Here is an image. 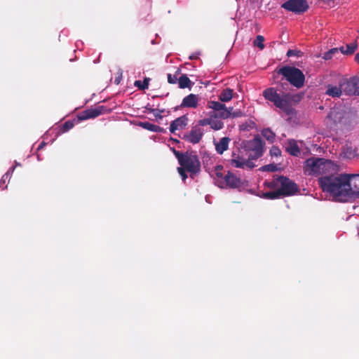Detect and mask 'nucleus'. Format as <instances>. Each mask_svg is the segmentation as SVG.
<instances>
[{
  "label": "nucleus",
  "instance_id": "1",
  "mask_svg": "<svg viewBox=\"0 0 359 359\" xmlns=\"http://www.w3.org/2000/svg\"><path fill=\"white\" fill-rule=\"evenodd\" d=\"M318 182L323 191L329 193L336 201H347L346 173L323 176Z\"/></svg>",
  "mask_w": 359,
  "mask_h": 359
},
{
  "label": "nucleus",
  "instance_id": "2",
  "mask_svg": "<svg viewBox=\"0 0 359 359\" xmlns=\"http://www.w3.org/2000/svg\"><path fill=\"white\" fill-rule=\"evenodd\" d=\"M207 107L211 109L208 117L198 121V126L210 127L214 130H219L223 128L224 123L221 119L230 118L229 107L227 108L224 104L217 101H208Z\"/></svg>",
  "mask_w": 359,
  "mask_h": 359
},
{
  "label": "nucleus",
  "instance_id": "3",
  "mask_svg": "<svg viewBox=\"0 0 359 359\" xmlns=\"http://www.w3.org/2000/svg\"><path fill=\"white\" fill-rule=\"evenodd\" d=\"M264 99L272 102L274 106L281 109L287 115H292L294 109L292 106L294 95L289 93H278V89L273 87L266 88L262 92Z\"/></svg>",
  "mask_w": 359,
  "mask_h": 359
},
{
  "label": "nucleus",
  "instance_id": "4",
  "mask_svg": "<svg viewBox=\"0 0 359 359\" xmlns=\"http://www.w3.org/2000/svg\"><path fill=\"white\" fill-rule=\"evenodd\" d=\"M180 167L187 170L191 178L198 175L201 170V162L198 156L193 151L181 152L173 150Z\"/></svg>",
  "mask_w": 359,
  "mask_h": 359
},
{
  "label": "nucleus",
  "instance_id": "5",
  "mask_svg": "<svg viewBox=\"0 0 359 359\" xmlns=\"http://www.w3.org/2000/svg\"><path fill=\"white\" fill-rule=\"evenodd\" d=\"M349 123V113L339 107L332 108L326 117L327 126L331 130H337Z\"/></svg>",
  "mask_w": 359,
  "mask_h": 359
},
{
  "label": "nucleus",
  "instance_id": "6",
  "mask_svg": "<svg viewBox=\"0 0 359 359\" xmlns=\"http://www.w3.org/2000/svg\"><path fill=\"white\" fill-rule=\"evenodd\" d=\"M278 74L283 76L293 86L300 88L305 81V76L298 68L290 66H284L278 70Z\"/></svg>",
  "mask_w": 359,
  "mask_h": 359
},
{
  "label": "nucleus",
  "instance_id": "7",
  "mask_svg": "<svg viewBox=\"0 0 359 359\" xmlns=\"http://www.w3.org/2000/svg\"><path fill=\"white\" fill-rule=\"evenodd\" d=\"M332 165L330 160L323 158H310L306 161L305 172L309 175L324 174Z\"/></svg>",
  "mask_w": 359,
  "mask_h": 359
},
{
  "label": "nucleus",
  "instance_id": "8",
  "mask_svg": "<svg viewBox=\"0 0 359 359\" xmlns=\"http://www.w3.org/2000/svg\"><path fill=\"white\" fill-rule=\"evenodd\" d=\"M347 201L359 198V174H346Z\"/></svg>",
  "mask_w": 359,
  "mask_h": 359
},
{
  "label": "nucleus",
  "instance_id": "9",
  "mask_svg": "<svg viewBox=\"0 0 359 359\" xmlns=\"http://www.w3.org/2000/svg\"><path fill=\"white\" fill-rule=\"evenodd\" d=\"M277 180L280 184V187L278 189L280 191L282 196H292L299 191L297 184L289 178L280 176L278 177Z\"/></svg>",
  "mask_w": 359,
  "mask_h": 359
},
{
  "label": "nucleus",
  "instance_id": "10",
  "mask_svg": "<svg viewBox=\"0 0 359 359\" xmlns=\"http://www.w3.org/2000/svg\"><path fill=\"white\" fill-rule=\"evenodd\" d=\"M281 6L285 10L296 14L304 13L309 8L306 0H287Z\"/></svg>",
  "mask_w": 359,
  "mask_h": 359
},
{
  "label": "nucleus",
  "instance_id": "11",
  "mask_svg": "<svg viewBox=\"0 0 359 359\" xmlns=\"http://www.w3.org/2000/svg\"><path fill=\"white\" fill-rule=\"evenodd\" d=\"M111 109L103 105H98L95 107H91L86 109L77 115L79 121H84L89 118H95L101 114H109Z\"/></svg>",
  "mask_w": 359,
  "mask_h": 359
},
{
  "label": "nucleus",
  "instance_id": "12",
  "mask_svg": "<svg viewBox=\"0 0 359 359\" xmlns=\"http://www.w3.org/2000/svg\"><path fill=\"white\" fill-rule=\"evenodd\" d=\"M243 182L241 178L236 177L233 173L228 171L224 176V179L217 181V186L220 188L236 189L242 187Z\"/></svg>",
  "mask_w": 359,
  "mask_h": 359
},
{
  "label": "nucleus",
  "instance_id": "13",
  "mask_svg": "<svg viewBox=\"0 0 359 359\" xmlns=\"http://www.w3.org/2000/svg\"><path fill=\"white\" fill-rule=\"evenodd\" d=\"M339 86H342L346 95H359V77L342 79L339 81Z\"/></svg>",
  "mask_w": 359,
  "mask_h": 359
},
{
  "label": "nucleus",
  "instance_id": "14",
  "mask_svg": "<svg viewBox=\"0 0 359 359\" xmlns=\"http://www.w3.org/2000/svg\"><path fill=\"white\" fill-rule=\"evenodd\" d=\"M264 142L259 135H257L253 140L248 142V147L253 154H250V158L252 159H257L263 155Z\"/></svg>",
  "mask_w": 359,
  "mask_h": 359
},
{
  "label": "nucleus",
  "instance_id": "15",
  "mask_svg": "<svg viewBox=\"0 0 359 359\" xmlns=\"http://www.w3.org/2000/svg\"><path fill=\"white\" fill-rule=\"evenodd\" d=\"M203 135V130L198 126H194L189 133L184 135L183 139L194 144L198 143L201 140Z\"/></svg>",
  "mask_w": 359,
  "mask_h": 359
},
{
  "label": "nucleus",
  "instance_id": "16",
  "mask_svg": "<svg viewBox=\"0 0 359 359\" xmlns=\"http://www.w3.org/2000/svg\"><path fill=\"white\" fill-rule=\"evenodd\" d=\"M199 97L198 95L195 94H189L187 96L184 97L182 100V102L180 106L181 108L188 107V108H196L198 104ZM179 107H175V110H177Z\"/></svg>",
  "mask_w": 359,
  "mask_h": 359
},
{
  "label": "nucleus",
  "instance_id": "17",
  "mask_svg": "<svg viewBox=\"0 0 359 359\" xmlns=\"http://www.w3.org/2000/svg\"><path fill=\"white\" fill-rule=\"evenodd\" d=\"M188 118L184 115L171 122L170 131L174 133L175 130L183 129L187 125Z\"/></svg>",
  "mask_w": 359,
  "mask_h": 359
},
{
  "label": "nucleus",
  "instance_id": "18",
  "mask_svg": "<svg viewBox=\"0 0 359 359\" xmlns=\"http://www.w3.org/2000/svg\"><path fill=\"white\" fill-rule=\"evenodd\" d=\"M358 155L357 147H353L349 145H345L342 147L341 156L344 158L352 159Z\"/></svg>",
  "mask_w": 359,
  "mask_h": 359
},
{
  "label": "nucleus",
  "instance_id": "19",
  "mask_svg": "<svg viewBox=\"0 0 359 359\" xmlns=\"http://www.w3.org/2000/svg\"><path fill=\"white\" fill-rule=\"evenodd\" d=\"M231 139L228 137H224L218 142H215V149L219 154H222L229 149V144Z\"/></svg>",
  "mask_w": 359,
  "mask_h": 359
},
{
  "label": "nucleus",
  "instance_id": "20",
  "mask_svg": "<svg viewBox=\"0 0 359 359\" xmlns=\"http://www.w3.org/2000/svg\"><path fill=\"white\" fill-rule=\"evenodd\" d=\"M342 86H336L331 84L327 86L325 94L332 97H339L342 93Z\"/></svg>",
  "mask_w": 359,
  "mask_h": 359
},
{
  "label": "nucleus",
  "instance_id": "21",
  "mask_svg": "<svg viewBox=\"0 0 359 359\" xmlns=\"http://www.w3.org/2000/svg\"><path fill=\"white\" fill-rule=\"evenodd\" d=\"M286 151L292 156H298L300 154V150L294 140H290L286 147Z\"/></svg>",
  "mask_w": 359,
  "mask_h": 359
},
{
  "label": "nucleus",
  "instance_id": "22",
  "mask_svg": "<svg viewBox=\"0 0 359 359\" xmlns=\"http://www.w3.org/2000/svg\"><path fill=\"white\" fill-rule=\"evenodd\" d=\"M139 126L144 129L151 132L163 133L164 129L157 125L152 124L149 122H140Z\"/></svg>",
  "mask_w": 359,
  "mask_h": 359
},
{
  "label": "nucleus",
  "instance_id": "23",
  "mask_svg": "<svg viewBox=\"0 0 359 359\" xmlns=\"http://www.w3.org/2000/svg\"><path fill=\"white\" fill-rule=\"evenodd\" d=\"M193 83L187 74H182L178 78V85L180 88H191Z\"/></svg>",
  "mask_w": 359,
  "mask_h": 359
},
{
  "label": "nucleus",
  "instance_id": "24",
  "mask_svg": "<svg viewBox=\"0 0 359 359\" xmlns=\"http://www.w3.org/2000/svg\"><path fill=\"white\" fill-rule=\"evenodd\" d=\"M233 90L231 88L224 89L219 95V100L221 102H226L230 101L233 97Z\"/></svg>",
  "mask_w": 359,
  "mask_h": 359
},
{
  "label": "nucleus",
  "instance_id": "25",
  "mask_svg": "<svg viewBox=\"0 0 359 359\" xmlns=\"http://www.w3.org/2000/svg\"><path fill=\"white\" fill-rule=\"evenodd\" d=\"M232 157L233 158L231 160V163L232 166L239 168H244V165H245V161L243 160V158H241L238 155H236V154L235 153L232 154Z\"/></svg>",
  "mask_w": 359,
  "mask_h": 359
},
{
  "label": "nucleus",
  "instance_id": "26",
  "mask_svg": "<svg viewBox=\"0 0 359 359\" xmlns=\"http://www.w3.org/2000/svg\"><path fill=\"white\" fill-rule=\"evenodd\" d=\"M357 47H358V46H357L356 42H354V43L347 44L346 46V47H344V46L340 47L339 50H341V52L343 54L351 55L355 51V50L357 49Z\"/></svg>",
  "mask_w": 359,
  "mask_h": 359
},
{
  "label": "nucleus",
  "instance_id": "27",
  "mask_svg": "<svg viewBox=\"0 0 359 359\" xmlns=\"http://www.w3.org/2000/svg\"><path fill=\"white\" fill-rule=\"evenodd\" d=\"M262 135L270 143H273L275 140L276 135L270 128H264L262 130Z\"/></svg>",
  "mask_w": 359,
  "mask_h": 359
},
{
  "label": "nucleus",
  "instance_id": "28",
  "mask_svg": "<svg viewBox=\"0 0 359 359\" xmlns=\"http://www.w3.org/2000/svg\"><path fill=\"white\" fill-rule=\"evenodd\" d=\"M263 197L266 199L273 200L280 198V197H282V196L280 194V191H279V189H277L276 191L264 193Z\"/></svg>",
  "mask_w": 359,
  "mask_h": 359
},
{
  "label": "nucleus",
  "instance_id": "29",
  "mask_svg": "<svg viewBox=\"0 0 359 359\" xmlns=\"http://www.w3.org/2000/svg\"><path fill=\"white\" fill-rule=\"evenodd\" d=\"M149 78H144V81H142L140 80L135 81L134 83L135 86L137 87L140 90H145L149 87Z\"/></svg>",
  "mask_w": 359,
  "mask_h": 359
},
{
  "label": "nucleus",
  "instance_id": "30",
  "mask_svg": "<svg viewBox=\"0 0 359 359\" xmlns=\"http://www.w3.org/2000/svg\"><path fill=\"white\" fill-rule=\"evenodd\" d=\"M74 126V123L72 121H67L65 122L60 128V132L62 133H66L72 129Z\"/></svg>",
  "mask_w": 359,
  "mask_h": 359
},
{
  "label": "nucleus",
  "instance_id": "31",
  "mask_svg": "<svg viewBox=\"0 0 359 359\" xmlns=\"http://www.w3.org/2000/svg\"><path fill=\"white\" fill-rule=\"evenodd\" d=\"M180 69H177L174 75L171 74H168V82L170 84H175L178 81V75L180 74Z\"/></svg>",
  "mask_w": 359,
  "mask_h": 359
},
{
  "label": "nucleus",
  "instance_id": "32",
  "mask_svg": "<svg viewBox=\"0 0 359 359\" xmlns=\"http://www.w3.org/2000/svg\"><path fill=\"white\" fill-rule=\"evenodd\" d=\"M223 169L222 165H217L215 168V183L217 185V181H220V180L224 179V176L222 173V170Z\"/></svg>",
  "mask_w": 359,
  "mask_h": 359
},
{
  "label": "nucleus",
  "instance_id": "33",
  "mask_svg": "<svg viewBox=\"0 0 359 359\" xmlns=\"http://www.w3.org/2000/svg\"><path fill=\"white\" fill-rule=\"evenodd\" d=\"M264 37L262 35H257L253 43L255 46L258 47L259 49L263 50L264 48Z\"/></svg>",
  "mask_w": 359,
  "mask_h": 359
},
{
  "label": "nucleus",
  "instance_id": "34",
  "mask_svg": "<svg viewBox=\"0 0 359 359\" xmlns=\"http://www.w3.org/2000/svg\"><path fill=\"white\" fill-rule=\"evenodd\" d=\"M230 118H238L245 116V114L241 110H236L233 111V107H229Z\"/></svg>",
  "mask_w": 359,
  "mask_h": 359
},
{
  "label": "nucleus",
  "instance_id": "35",
  "mask_svg": "<svg viewBox=\"0 0 359 359\" xmlns=\"http://www.w3.org/2000/svg\"><path fill=\"white\" fill-rule=\"evenodd\" d=\"M262 171H266V172H275L278 170L277 165L271 163L266 165H264L262 167Z\"/></svg>",
  "mask_w": 359,
  "mask_h": 359
},
{
  "label": "nucleus",
  "instance_id": "36",
  "mask_svg": "<svg viewBox=\"0 0 359 359\" xmlns=\"http://www.w3.org/2000/svg\"><path fill=\"white\" fill-rule=\"evenodd\" d=\"M270 155L271 156H276V157H278V156H280L281 155V151L280 149H279L278 147H276V146H273L271 149H270Z\"/></svg>",
  "mask_w": 359,
  "mask_h": 359
},
{
  "label": "nucleus",
  "instance_id": "37",
  "mask_svg": "<svg viewBox=\"0 0 359 359\" xmlns=\"http://www.w3.org/2000/svg\"><path fill=\"white\" fill-rule=\"evenodd\" d=\"M177 172L180 174V175L181 176L182 180L184 182L188 177L187 175V170H185L184 168H183L182 167H178Z\"/></svg>",
  "mask_w": 359,
  "mask_h": 359
},
{
  "label": "nucleus",
  "instance_id": "38",
  "mask_svg": "<svg viewBox=\"0 0 359 359\" xmlns=\"http://www.w3.org/2000/svg\"><path fill=\"white\" fill-rule=\"evenodd\" d=\"M149 110L154 114L156 118L161 119L163 118V116L161 115V113L163 112V110H159L156 109H149Z\"/></svg>",
  "mask_w": 359,
  "mask_h": 359
},
{
  "label": "nucleus",
  "instance_id": "39",
  "mask_svg": "<svg viewBox=\"0 0 359 359\" xmlns=\"http://www.w3.org/2000/svg\"><path fill=\"white\" fill-rule=\"evenodd\" d=\"M14 169H15V166H13V167L9 169V170H8L6 173H5V174L3 175V177H2V178H1V181H2L4 183H5V182H6V180H8V179H9V178H10L11 172H13V170H14Z\"/></svg>",
  "mask_w": 359,
  "mask_h": 359
},
{
  "label": "nucleus",
  "instance_id": "40",
  "mask_svg": "<svg viewBox=\"0 0 359 359\" xmlns=\"http://www.w3.org/2000/svg\"><path fill=\"white\" fill-rule=\"evenodd\" d=\"M300 53H301L300 50L290 49L287 52L286 55H287V57H292V56H299Z\"/></svg>",
  "mask_w": 359,
  "mask_h": 359
},
{
  "label": "nucleus",
  "instance_id": "41",
  "mask_svg": "<svg viewBox=\"0 0 359 359\" xmlns=\"http://www.w3.org/2000/svg\"><path fill=\"white\" fill-rule=\"evenodd\" d=\"M332 51H327L324 54L323 58L326 60H330L332 58Z\"/></svg>",
  "mask_w": 359,
  "mask_h": 359
},
{
  "label": "nucleus",
  "instance_id": "42",
  "mask_svg": "<svg viewBox=\"0 0 359 359\" xmlns=\"http://www.w3.org/2000/svg\"><path fill=\"white\" fill-rule=\"evenodd\" d=\"M189 60H196L198 58V54H192L189 57Z\"/></svg>",
  "mask_w": 359,
  "mask_h": 359
},
{
  "label": "nucleus",
  "instance_id": "43",
  "mask_svg": "<svg viewBox=\"0 0 359 359\" xmlns=\"http://www.w3.org/2000/svg\"><path fill=\"white\" fill-rule=\"evenodd\" d=\"M329 51H332V55L334 53H336L338 52V49L337 48H332Z\"/></svg>",
  "mask_w": 359,
  "mask_h": 359
},
{
  "label": "nucleus",
  "instance_id": "44",
  "mask_svg": "<svg viewBox=\"0 0 359 359\" xmlns=\"http://www.w3.org/2000/svg\"><path fill=\"white\" fill-rule=\"evenodd\" d=\"M329 51H332V55L334 53H336L338 52V49L337 48H332Z\"/></svg>",
  "mask_w": 359,
  "mask_h": 359
},
{
  "label": "nucleus",
  "instance_id": "45",
  "mask_svg": "<svg viewBox=\"0 0 359 359\" xmlns=\"http://www.w3.org/2000/svg\"><path fill=\"white\" fill-rule=\"evenodd\" d=\"M355 60L359 63V53H358L355 55Z\"/></svg>",
  "mask_w": 359,
  "mask_h": 359
},
{
  "label": "nucleus",
  "instance_id": "46",
  "mask_svg": "<svg viewBox=\"0 0 359 359\" xmlns=\"http://www.w3.org/2000/svg\"><path fill=\"white\" fill-rule=\"evenodd\" d=\"M45 144H45V142H42L39 144V147H38V149H42Z\"/></svg>",
  "mask_w": 359,
  "mask_h": 359
},
{
  "label": "nucleus",
  "instance_id": "47",
  "mask_svg": "<svg viewBox=\"0 0 359 359\" xmlns=\"http://www.w3.org/2000/svg\"><path fill=\"white\" fill-rule=\"evenodd\" d=\"M247 128H248V126L245 125V124H242L241 126V128L243 129V130H245V129H247Z\"/></svg>",
  "mask_w": 359,
  "mask_h": 359
},
{
  "label": "nucleus",
  "instance_id": "48",
  "mask_svg": "<svg viewBox=\"0 0 359 359\" xmlns=\"http://www.w3.org/2000/svg\"><path fill=\"white\" fill-rule=\"evenodd\" d=\"M245 165H247L250 168L254 167V165L252 163H250V162H248V163L245 162Z\"/></svg>",
  "mask_w": 359,
  "mask_h": 359
}]
</instances>
